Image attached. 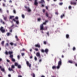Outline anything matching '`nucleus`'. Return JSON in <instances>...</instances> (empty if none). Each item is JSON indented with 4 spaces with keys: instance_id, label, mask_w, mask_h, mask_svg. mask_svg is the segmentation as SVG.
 Here are the masks:
<instances>
[{
    "instance_id": "nucleus-51",
    "label": "nucleus",
    "mask_w": 77,
    "mask_h": 77,
    "mask_svg": "<svg viewBox=\"0 0 77 77\" xmlns=\"http://www.w3.org/2000/svg\"><path fill=\"white\" fill-rule=\"evenodd\" d=\"M45 8H46V9H47V10H48V7L46 6L45 7Z\"/></svg>"
},
{
    "instance_id": "nucleus-18",
    "label": "nucleus",
    "mask_w": 77,
    "mask_h": 77,
    "mask_svg": "<svg viewBox=\"0 0 77 77\" xmlns=\"http://www.w3.org/2000/svg\"><path fill=\"white\" fill-rule=\"evenodd\" d=\"M8 69H9V71H14L13 69H12V68H9Z\"/></svg>"
},
{
    "instance_id": "nucleus-5",
    "label": "nucleus",
    "mask_w": 77,
    "mask_h": 77,
    "mask_svg": "<svg viewBox=\"0 0 77 77\" xmlns=\"http://www.w3.org/2000/svg\"><path fill=\"white\" fill-rule=\"evenodd\" d=\"M25 8L27 9V11H28V12H31V10L29 8V7H27L26 6H25Z\"/></svg>"
},
{
    "instance_id": "nucleus-27",
    "label": "nucleus",
    "mask_w": 77,
    "mask_h": 77,
    "mask_svg": "<svg viewBox=\"0 0 77 77\" xmlns=\"http://www.w3.org/2000/svg\"><path fill=\"white\" fill-rule=\"evenodd\" d=\"M14 16H10V19H12V18H14Z\"/></svg>"
},
{
    "instance_id": "nucleus-33",
    "label": "nucleus",
    "mask_w": 77,
    "mask_h": 77,
    "mask_svg": "<svg viewBox=\"0 0 77 77\" xmlns=\"http://www.w3.org/2000/svg\"><path fill=\"white\" fill-rule=\"evenodd\" d=\"M34 59L35 60V61H36V60H37V58L36 57H34Z\"/></svg>"
},
{
    "instance_id": "nucleus-63",
    "label": "nucleus",
    "mask_w": 77,
    "mask_h": 77,
    "mask_svg": "<svg viewBox=\"0 0 77 77\" xmlns=\"http://www.w3.org/2000/svg\"><path fill=\"white\" fill-rule=\"evenodd\" d=\"M18 77H22V76H21L20 75H19L18 76Z\"/></svg>"
},
{
    "instance_id": "nucleus-48",
    "label": "nucleus",
    "mask_w": 77,
    "mask_h": 77,
    "mask_svg": "<svg viewBox=\"0 0 77 77\" xmlns=\"http://www.w3.org/2000/svg\"><path fill=\"white\" fill-rule=\"evenodd\" d=\"M14 26V24H13L11 26V27H13Z\"/></svg>"
},
{
    "instance_id": "nucleus-43",
    "label": "nucleus",
    "mask_w": 77,
    "mask_h": 77,
    "mask_svg": "<svg viewBox=\"0 0 77 77\" xmlns=\"http://www.w3.org/2000/svg\"><path fill=\"white\" fill-rule=\"evenodd\" d=\"M7 36H9V35H10V33H7Z\"/></svg>"
},
{
    "instance_id": "nucleus-20",
    "label": "nucleus",
    "mask_w": 77,
    "mask_h": 77,
    "mask_svg": "<svg viewBox=\"0 0 77 77\" xmlns=\"http://www.w3.org/2000/svg\"><path fill=\"white\" fill-rule=\"evenodd\" d=\"M66 38H67V39H68V38H69V35L66 34Z\"/></svg>"
},
{
    "instance_id": "nucleus-52",
    "label": "nucleus",
    "mask_w": 77,
    "mask_h": 77,
    "mask_svg": "<svg viewBox=\"0 0 77 77\" xmlns=\"http://www.w3.org/2000/svg\"><path fill=\"white\" fill-rule=\"evenodd\" d=\"M42 61V59H40L39 60V62H41Z\"/></svg>"
},
{
    "instance_id": "nucleus-30",
    "label": "nucleus",
    "mask_w": 77,
    "mask_h": 77,
    "mask_svg": "<svg viewBox=\"0 0 77 77\" xmlns=\"http://www.w3.org/2000/svg\"><path fill=\"white\" fill-rule=\"evenodd\" d=\"M63 5V3L62 2H60L59 3V5H60V6H62Z\"/></svg>"
},
{
    "instance_id": "nucleus-42",
    "label": "nucleus",
    "mask_w": 77,
    "mask_h": 77,
    "mask_svg": "<svg viewBox=\"0 0 77 77\" xmlns=\"http://www.w3.org/2000/svg\"><path fill=\"white\" fill-rule=\"evenodd\" d=\"M35 51H38V49L35 48Z\"/></svg>"
},
{
    "instance_id": "nucleus-44",
    "label": "nucleus",
    "mask_w": 77,
    "mask_h": 77,
    "mask_svg": "<svg viewBox=\"0 0 77 77\" xmlns=\"http://www.w3.org/2000/svg\"><path fill=\"white\" fill-rule=\"evenodd\" d=\"M22 56H24V53H21Z\"/></svg>"
},
{
    "instance_id": "nucleus-11",
    "label": "nucleus",
    "mask_w": 77,
    "mask_h": 77,
    "mask_svg": "<svg viewBox=\"0 0 77 77\" xmlns=\"http://www.w3.org/2000/svg\"><path fill=\"white\" fill-rule=\"evenodd\" d=\"M68 63H74V62H73L72 60H69L68 61Z\"/></svg>"
},
{
    "instance_id": "nucleus-15",
    "label": "nucleus",
    "mask_w": 77,
    "mask_h": 77,
    "mask_svg": "<svg viewBox=\"0 0 77 77\" xmlns=\"http://www.w3.org/2000/svg\"><path fill=\"white\" fill-rule=\"evenodd\" d=\"M48 20H45V22L44 23L42 24H43V26H44V24H45V25H46V23H47V22H48Z\"/></svg>"
},
{
    "instance_id": "nucleus-58",
    "label": "nucleus",
    "mask_w": 77,
    "mask_h": 77,
    "mask_svg": "<svg viewBox=\"0 0 77 77\" xmlns=\"http://www.w3.org/2000/svg\"><path fill=\"white\" fill-rule=\"evenodd\" d=\"M75 65L76 66H77V63H75Z\"/></svg>"
},
{
    "instance_id": "nucleus-10",
    "label": "nucleus",
    "mask_w": 77,
    "mask_h": 77,
    "mask_svg": "<svg viewBox=\"0 0 77 77\" xmlns=\"http://www.w3.org/2000/svg\"><path fill=\"white\" fill-rule=\"evenodd\" d=\"M41 1H40L39 2V3H45V1L44 0H41Z\"/></svg>"
},
{
    "instance_id": "nucleus-4",
    "label": "nucleus",
    "mask_w": 77,
    "mask_h": 77,
    "mask_svg": "<svg viewBox=\"0 0 77 77\" xmlns=\"http://www.w3.org/2000/svg\"><path fill=\"white\" fill-rule=\"evenodd\" d=\"M36 56L38 57V59L41 58V55L39 52H37L36 54Z\"/></svg>"
},
{
    "instance_id": "nucleus-26",
    "label": "nucleus",
    "mask_w": 77,
    "mask_h": 77,
    "mask_svg": "<svg viewBox=\"0 0 77 77\" xmlns=\"http://www.w3.org/2000/svg\"><path fill=\"white\" fill-rule=\"evenodd\" d=\"M4 19L5 21H6V20H7V17H4Z\"/></svg>"
},
{
    "instance_id": "nucleus-37",
    "label": "nucleus",
    "mask_w": 77,
    "mask_h": 77,
    "mask_svg": "<svg viewBox=\"0 0 77 77\" xmlns=\"http://www.w3.org/2000/svg\"><path fill=\"white\" fill-rule=\"evenodd\" d=\"M46 15L47 17H48V14L47 13H46Z\"/></svg>"
},
{
    "instance_id": "nucleus-60",
    "label": "nucleus",
    "mask_w": 77,
    "mask_h": 77,
    "mask_svg": "<svg viewBox=\"0 0 77 77\" xmlns=\"http://www.w3.org/2000/svg\"><path fill=\"white\" fill-rule=\"evenodd\" d=\"M3 6H5V4H4V3H3Z\"/></svg>"
},
{
    "instance_id": "nucleus-34",
    "label": "nucleus",
    "mask_w": 77,
    "mask_h": 77,
    "mask_svg": "<svg viewBox=\"0 0 77 77\" xmlns=\"http://www.w3.org/2000/svg\"><path fill=\"white\" fill-rule=\"evenodd\" d=\"M72 50L73 51H75V47H73Z\"/></svg>"
},
{
    "instance_id": "nucleus-19",
    "label": "nucleus",
    "mask_w": 77,
    "mask_h": 77,
    "mask_svg": "<svg viewBox=\"0 0 77 77\" xmlns=\"http://www.w3.org/2000/svg\"><path fill=\"white\" fill-rule=\"evenodd\" d=\"M71 5H76V2H72L71 3Z\"/></svg>"
},
{
    "instance_id": "nucleus-41",
    "label": "nucleus",
    "mask_w": 77,
    "mask_h": 77,
    "mask_svg": "<svg viewBox=\"0 0 77 77\" xmlns=\"http://www.w3.org/2000/svg\"><path fill=\"white\" fill-rule=\"evenodd\" d=\"M47 35L48 36H49V32H48L47 33H46Z\"/></svg>"
},
{
    "instance_id": "nucleus-46",
    "label": "nucleus",
    "mask_w": 77,
    "mask_h": 77,
    "mask_svg": "<svg viewBox=\"0 0 77 77\" xmlns=\"http://www.w3.org/2000/svg\"><path fill=\"white\" fill-rule=\"evenodd\" d=\"M44 44H47V42H46V41H44Z\"/></svg>"
},
{
    "instance_id": "nucleus-2",
    "label": "nucleus",
    "mask_w": 77,
    "mask_h": 77,
    "mask_svg": "<svg viewBox=\"0 0 77 77\" xmlns=\"http://www.w3.org/2000/svg\"><path fill=\"white\" fill-rule=\"evenodd\" d=\"M61 65H62V60L61 59H60V61L58 63V66H57V69H59Z\"/></svg>"
},
{
    "instance_id": "nucleus-28",
    "label": "nucleus",
    "mask_w": 77,
    "mask_h": 77,
    "mask_svg": "<svg viewBox=\"0 0 77 77\" xmlns=\"http://www.w3.org/2000/svg\"><path fill=\"white\" fill-rule=\"evenodd\" d=\"M15 22H16V24H19V21L18 20H16Z\"/></svg>"
},
{
    "instance_id": "nucleus-45",
    "label": "nucleus",
    "mask_w": 77,
    "mask_h": 77,
    "mask_svg": "<svg viewBox=\"0 0 77 77\" xmlns=\"http://www.w3.org/2000/svg\"><path fill=\"white\" fill-rule=\"evenodd\" d=\"M15 19H16V20H18V17H15Z\"/></svg>"
},
{
    "instance_id": "nucleus-61",
    "label": "nucleus",
    "mask_w": 77,
    "mask_h": 77,
    "mask_svg": "<svg viewBox=\"0 0 77 77\" xmlns=\"http://www.w3.org/2000/svg\"><path fill=\"white\" fill-rule=\"evenodd\" d=\"M42 7H44V5L43 4L42 5Z\"/></svg>"
},
{
    "instance_id": "nucleus-1",
    "label": "nucleus",
    "mask_w": 77,
    "mask_h": 77,
    "mask_svg": "<svg viewBox=\"0 0 77 77\" xmlns=\"http://www.w3.org/2000/svg\"><path fill=\"white\" fill-rule=\"evenodd\" d=\"M5 53L7 55H8V54H9L10 57L11 59L12 62H15V60L13 58V57H14V56L13 55V54H12V53H13L12 51H9L8 52L7 51H6Z\"/></svg>"
},
{
    "instance_id": "nucleus-59",
    "label": "nucleus",
    "mask_w": 77,
    "mask_h": 77,
    "mask_svg": "<svg viewBox=\"0 0 77 77\" xmlns=\"http://www.w3.org/2000/svg\"><path fill=\"white\" fill-rule=\"evenodd\" d=\"M45 11V9H43V12H44Z\"/></svg>"
},
{
    "instance_id": "nucleus-25",
    "label": "nucleus",
    "mask_w": 77,
    "mask_h": 77,
    "mask_svg": "<svg viewBox=\"0 0 77 77\" xmlns=\"http://www.w3.org/2000/svg\"><path fill=\"white\" fill-rule=\"evenodd\" d=\"M56 67L55 66H52V69H56Z\"/></svg>"
},
{
    "instance_id": "nucleus-24",
    "label": "nucleus",
    "mask_w": 77,
    "mask_h": 77,
    "mask_svg": "<svg viewBox=\"0 0 77 77\" xmlns=\"http://www.w3.org/2000/svg\"><path fill=\"white\" fill-rule=\"evenodd\" d=\"M9 46V44L8 43H7L5 44V47H8Z\"/></svg>"
},
{
    "instance_id": "nucleus-22",
    "label": "nucleus",
    "mask_w": 77,
    "mask_h": 77,
    "mask_svg": "<svg viewBox=\"0 0 77 77\" xmlns=\"http://www.w3.org/2000/svg\"><path fill=\"white\" fill-rule=\"evenodd\" d=\"M31 75H32L33 77H35V75L33 73H32L31 74Z\"/></svg>"
},
{
    "instance_id": "nucleus-7",
    "label": "nucleus",
    "mask_w": 77,
    "mask_h": 77,
    "mask_svg": "<svg viewBox=\"0 0 77 77\" xmlns=\"http://www.w3.org/2000/svg\"><path fill=\"white\" fill-rule=\"evenodd\" d=\"M44 25H43V24H42L40 26V29L41 30H44Z\"/></svg>"
},
{
    "instance_id": "nucleus-47",
    "label": "nucleus",
    "mask_w": 77,
    "mask_h": 77,
    "mask_svg": "<svg viewBox=\"0 0 77 77\" xmlns=\"http://www.w3.org/2000/svg\"><path fill=\"white\" fill-rule=\"evenodd\" d=\"M12 21H15V22L16 21V20H15V19H12Z\"/></svg>"
},
{
    "instance_id": "nucleus-31",
    "label": "nucleus",
    "mask_w": 77,
    "mask_h": 77,
    "mask_svg": "<svg viewBox=\"0 0 77 77\" xmlns=\"http://www.w3.org/2000/svg\"><path fill=\"white\" fill-rule=\"evenodd\" d=\"M41 51L42 53H44L45 52V51L43 49H41Z\"/></svg>"
},
{
    "instance_id": "nucleus-64",
    "label": "nucleus",
    "mask_w": 77,
    "mask_h": 77,
    "mask_svg": "<svg viewBox=\"0 0 77 77\" xmlns=\"http://www.w3.org/2000/svg\"><path fill=\"white\" fill-rule=\"evenodd\" d=\"M41 77H45V76L44 75H42Z\"/></svg>"
},
{
    "instance_id": "nucleus-13",
    "label": "nucleus",
    "mask_w": 77,
    "mask_h": 77,
    "mask_svg": "<svg viewBox=\"0 0 77 77\" xmlns=\"http://www.w3.org/2000/svg\"><path fill=\"white\" fill-rule=\"evenodd\" d=\"M63 17H65V14H63L62 15H61L60 16V18L61 19L63 18Z\"/></svg>"
},
{
    "instance_id": "nucleus-55",
    "label": "nucleus",
    "mask_w": 77,
    "mask_h": 77,
    "mask_svg": "<svg viewBox=\"0 0 77 77\" xmlns=\"http://www.w3.org/2000/svg\"><path fill=\"white\" fill-rule=\"evenodd\" d=\"M7 62H10V61H9V60H7Z\"/></svg>"
},
{
    "instance_id": "nucleus-14",
    "label": "nucleus",
    "mask_w": 77,
    "mask_h": 77,
    "mask_svg": "<svg viewBox=\"0 0 77 77\" xmlns=\"http://www.w3.org/2000/svg\"><path fill=\"white\" fill-rule=\"evenodd\" d=\"M45 52L46 53H47L48 52V49H46L45 50Z\"/></svg>"
},
{
    "instance_id": "nucleus-53",
    "label": "nucleus",
    "mask_w": 77,
    "mask_h": 77,
    "mask_svg": "<svg viewBox=\"0 0 77 77\" xmlns=\"http://www.w3.org/2000/svg\"><path fill=\"white\" fill-rule=\"evenodd\" d=\"M41 20V18H38V21H39Z\"/></svg>"
},
{
    "instance_id": "nucleus-23",
    "label": "nucleus",
    "mask_w": 77,
    "mask_h": 77,
    "mask_svg": "<svg viewBox=\"0 0 77 77\" xmlns=\"http://www.w3.org/2000/svg\"><path fill=\"white\" fill-rule=\"evenodd\" d=\"M4 43H5V42L4 41H3L1 43V44L3 46V45H4Z\"/></svg>"
},
{
    "instance_id": "nucleus-50",
    "label": "nucleus",
    "mask_w": 77,
    "mask_h": 77,
    "mask_svg": "<svg viewBox=\"0 0 77 77\" xmlns=\"http://www.w3.org/2000/svg\"><path fill=\"white\" fill-rule=\"evenodd\" d=\"M0 12H2V10L1 8H0Z\"/></svg>"
},
{
    "instance_id": "nucleus-3",
    "label": "nucleus",
    "mask_w": 77,
    "mask_h": 77,
    "mask_svg": "<svg viewBox=\"0 0 77 77\" xmlns=\"http://www.w3.org/2000/svg\"><path fill=\"white\" fill-rule=\"evenodd\" d=\"M0 31L2 33H4L5 32V30L3 29V27H1L0 28Z\"/></svg>"
},
{
    "instance_id": "nucleus-32",
    "label": "nucleus",
    "mask_w": 77,
    "mask_h": 77,
    "mask_svg": "<svg viewBox=\"0 0 77 77\" xmlns=\"http://www.w3.org/2000/svg\"><path fill=\"white\" fill-rule=\"evenodd\" d=\"M17 57L18 59H20V55H18L17 56Z\"/></svg>"
},
{
    "instance_id": "nucleus-16",
    "label": "nucleus",
    "mask_w": 77,
    "mask_h": 77,
    "mask_svg": "<svg viewBox=\"0 0 77 77\" xmlns=\"http://www.w3.org/2000/svg\"><path fill=\"white\" fill-rule=\"evenodd\" d=\"M1 70L2 72H5V68H2L1 69Z\"/></svg>"
},
{
    "instance_id": "nucleus-39",
    "label": "nucleus",
    "mask_w": 77,
    "mask_h": 77,
    "mask_svg": "<svg viewBox=\"0 0 77 77\" xmlns=\"http://www.w3.org/2000/svg\"><path fill=\"white\" fill-rule=\"evenodd\" d=\"M22 17L23 18H24V17H25V16H24V15H23V14H22Z\"/></svg>"
},
{
    "instance_id": "nucleus-56",
    "label": "nucleus",
    "mask_w": 77,
    "mask_h": 77,
    "mask_svg": "<svg viewBox=\"0 0 77 77\" xmlns=\"http://www.w3.org/2000/svg\"><path fill=\"white\" fill-rule=\"evenodd\" d=\"M8 77H11V75L9 74L8 75Z\"/></svg>"
},
{
    "instance_id": "nucleus-36",
    "label": "nucleus",
    "mask_w": 77,
    "mask_h": 77,
    "mask_svg": "<svg viewBox=\"0 0 77 77\" xmlns=\"http://www.w3.org/2000/svg\"><path fill=\"white\" fill-rule=\"evenodd\" d=\"M15 66H18V63H15Z\"/></svg>"
},
{
    "instance_id": "nucleus-57",
    "label": "nucleus",
    "mask_w": 77,
    "mask_h": 77,
    "mask_svg": "<svg viewBox=\"0 0 77 77\" xmlns=\"http://www.w3.org/2000/svg\"><path fill=\"white\" fill-rule=\"evenodd\" d=\"M32 57H33L32 56H31L30 57V59H32Z\"/></svg>"
},
{
    "instance_id": "nucleus-17",
    "label": "nucleus",
    "mask_w": 77,
    "mask_h": 77,
    "mask_svg": "<svg viewBox=\"0 0 77 77\" xmlns=\"http://www.w3.org/2000/svg\"><path fill=\"white\" fill-rule=\"evenodd\" d=\"M15 38L16 39L17 41H19V39H18V37L17 35L15 36Z\"/></svg>"
},
{
    "instance_id": "nucleus-49",
    "label": "nucleus",
    "mask_w": 77,
    "mask_h": 77,
    "mask_svg": "<svg viewBox=\"0 0 77 77\" xmlns=\"http://www.w3.org/2000/svg\"><path fill=\"white\" fill-rule=\"evenodd\" d=\"M69 9H71V6H69Z\"/></svg>"
},
{
    "instance_id": "nucleus-8",
    "label": "nucleus",
    "mask_w": 77,
    "mask_h": 77,
    "mask_svg": "<svg viewBox=\"0 0 77 77\" xmlns=\"http://www.w3.org/2000/svg\"><path fill=\"white\" fill-rule=\"evenodd\" d=\"M35 46V47H38V48H40L41 47V45H40L39 43L36 44Z\"/></svg>"
},
{
    "instance_id": "nucleus-54",
    "label": "nucleus",
    "mask_w": 77,
    "mask_h": 77,
    "mask_svg": "<svg viewBox=\"0 0 77 77\" xmlns=\"http://www.w3.org/2000/svg\"><path fill=\"white\" fill-rule=\"evenodd\" d=\"M55 14H56V15H58V12H56L55 13Z\"/></svg>"
},
{
    "instance_id": "nucleus-29",
    "label": "nucleus",
    "mask_w": 77,
    "mask_h": 77,
    "mask_svg": "<svg viewBox=\"0 0 77 77\" xmlns=\"http://www.w3.org/2000/svg\"><path fill=\"white\" fill-rule=\"evenodd\" d=\"M11 68L12 69H13V68H15V66L14 65H12L11 66Z\"/></svg>"
},
{
    "instance_id": "nucleus-38",
    "label": "nucleus",
    "mask_w": 77,
    "mask_h": 77,
    "mask_svg": "<svg viewBox=\"0 0 77 77\" xmlns=\"http://www.w3.org/2000/svg\"><path fill=\"white\" fill-rule=\"evenodd\" d=\"M10 44L11 45H14V43L12 42H11L10 43Z\"/></svg>"
},
{
    "instance_id": "nucleus-62",
    "label": "nucleus",
    "mask_w": 77,
    "mask_h": 77,
    "mask_svg": "<svg viewBox=\"0 0 77 77\" xmlns=\"http://www.w3.org/2000/svg\"><path fill=\"white\" fill-rule=\"evenodd\" d=\"M7 12L8 13V14H9V11L7 10Z\"/></svg>"
},
{
    "instance_id": "nucleus-6",
    "label": "nucleus",
    "mask_w": 77,
    "mask_h": 77,
    "mask_svg": "<svg viewBox=\"0 0 77 77\" xmlns=\"http://www.w3.org/2000/svg\"><path fill=\"white\" fill-rule=\"evenodd\" d=\"M26 64H27V66H28L29 68L31 67V64L29 63L28 61H26Z\"/></svg>"
},
{
    "instance_id": "nucleus-12",
    "label": "nucleus",
    "mask_w": 77,
    "mask_h": 77,
    "mask_svg": "<svg viewBox=\"0 0 77 77\" xmlns=\"http://www.w3.org/2000/svg\"><path fill=\"white\" fill-rule=\"evenodd\" d=\"M0 22L1 23H2L3 24H5V22H4L3 20H0Z\"/></svg>"
},
{
    "instance_id": "nucleus-9",
    "label": "nucleus",
    "mask_w": 77,
    "mask_h": 77,
    "mask_svg": "<svg viewBox=\"0 0 77 77\" xmlns=\"http://www.w3.org/2000/svg\"><path fill=\"white\" fill-rule=\"evenodd\" d=\"M38 2H37V0H35V2H34V5L35 6H38Z\"/></svg>"
},
{
    "instance_id": "nucleus-40",
    "label": "nucleus",
    "mask_w": 77,
    "mask_h": 77,
    "mask_svg": "<svg viewBox=\"0 0 77 77\" xmlns=\"http://www.w3.org/2000/svg\"><path fill=\"white\" fill-rule=\"evenodd\" d=\"M13 12L14 14H16V11H15V10H14Z\"/></svg>"
},
{
    "instance_id": "nucleus-21",
    "label": "nucleus",
    "mask_w": 77,
    "mask_h": 77,
    "mask_svg": "<svg viewBox=\"0 0 77 77\" xmlns=\"http://www.w3.org/2000/svg\"><path fill=\"white\" fill-rule=\"evenodd\" d=\"M48 28V27L46 26L44 28V30H47V28Z\"/></svg>"
},
{
    "instance_id": "nucleus-35",
    "label": "nucleus",
    "mask_w": 77,
    "mask_h": 77,
    "mask_svg": "<svg viewBox=\"0 0 77 77\" xmlns=\"http://www.w3.org/2000/svg\"><path fill=\"white\" fill-rule=\"evenodd\" d=\"M18 68H21V66L20 65H18Z\"/></svg>"
}]
</instances>
